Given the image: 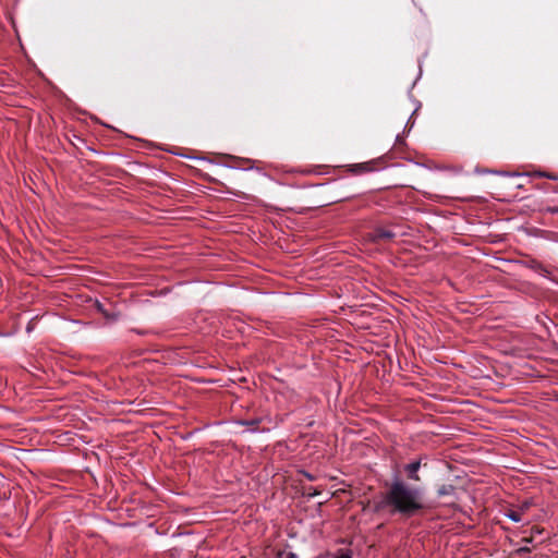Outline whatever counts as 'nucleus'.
I'll list each match as a JSON object with an SVG mask.
<instances>
[{
	"instance_id": "f257e3e1",
	"label": "nucleus",
	"mask_w": 558,
	"mask_h": 558,
	"mask_svg": "<svg viewBox=\"0 0 558 558\" xmlns=\"http://www.w3.org/2000/svg\"><path fill=\"white\" fill-rule=\"evenodd\" d=\"M425 492L400 477L385 484V490L373 501V512L408 520L426 512Z\"/></svg>"
},
{
	"instance_id": "f03ea898",
	"label": "nucleus",
	"mask_w": 558,
	"mask_h": 558,
	"mask_svg": "<svg viewBox=\"0 0 558 558\" xmlns=\"http://www.w3.org/2000/svg\"><path fill=\"white\" fill-rule=\"evenodd\" d=\"M396 233L391 230H386L384 228H375L373 231L366 233L364 239L368 243L380 244L384 242H389L393 240Z\"/></svg>"
},
{
	"instance_id": "7ed1b4c3",
	"label": "nucleus",
	"mask_w": 558,
	"mask_h": 558,
	"mask_svg": "<svg viewBox=\"0 0 558 558\" xmlns=\"http://www.w3.org/2000/svg\"><path fill=\"white\" fill-rule=\"evenodd\" d=\"M421 469V460L413 461L403 466L407 478L413 482H420L421 476L418 475V471Z\"/></svg>"
},
{
	"instance_id": "20e7f679",
	"label": "nucleus",
	"mask_w": 558,
	"mask_h": 558,
	"mask_svg": "<svg viewBox=\"0 0 558 558\" xmlns=\"http://www.w3.org/2000/svg\"><path fill=\"white\" fill-rule=\"evenodd\" d=\"M456 487L452 484H442L437 488V496L444 497V496H450L454 493Z\"/></svg>"
},
{
	"instance_id": "39448f33",
	"label": "nucleus",
	"mask_w": 558,
	"mask_h": 558,
	"mask_svg": "<svg viewBox=\"0 0 558 558\" xmlns=\"http://www.w3.org/2000/svg\"><path fill=\"white\" fill-rule=\"evenodd\" d=\"M529 267L543 276L549 274V271L545 268V266L536 259H532L529 264Z\"/></svg>"
},
{
	"instance_id": "423d86ee",
	"label": "nucleus",
	"mask_w": 558,
	"mask_h": 558,
	"mask_svg": "<svg viewBox=\"0 0 558 558\" xmlns=\"http://www.w3.org/2000/svg\"><path fill=\"white\" fill-rule=\"evenodd\" d=\"M373 168L371 166V162H362V163H355L351 167V171L353 173H361L365 171H372Z\"/></svg>"
},
{
	"instance_id": "0eeeda50",
	"label": "nucleus",
	"mask_w": 558,
	"mask_h": 558,
	"mask_svg": "<svg viewBox=\"0 0 558 558\" xmlns=\"http://www.w3.org/2000/svg\"><path fill=\"white\" fill-rule=\"evenodd\" d=\"M260 422H262L260 418L241 420V421H239V424H241L243 426L251 427L253 430H255Z\"/></svg>"
},
{
	"instance_id": "6e6552de",
	"label": "nucleus",
	"mask_w": 558,
	"mask_h": 558,
	"mask_svg": "<svg viewBox=\"0 0 558 558\" xmlns=\"http://www.w3.org/2000/svg\"><path fill=\"white\" fill-rule=\"evenodd\" d=\"M510 520L514 521V522H520L522 520V513L517 509V510H508L506 511L505 513Z\"/></svg>"
},
{
	"instance_id": "1a4fd4ad",
	"label": "nucleus",
	"mask_w": 558,
	"mask_h": 558,
	"mask_svg": "<svg viewBox=\"0 0 558 558\" xmlns=\"http://www.w3.org/2000/svg\"><path fill=\"white\" fill-rule=\"evenodd\" d=\"M533 506V501L527 499V500H524L522 501L519 506H518V510L524 514L531 507Z\"/></svg>"
},
{
	"instance_id": "9d476101",
	"label": "nucleus",
	"mask_w": 558,
	"mask_h": 558,
	"mask_svg": "<svg viewBox=\"0 0 558 558\" xmlns=\"http://www.w3.org/2000/svg\"><path fill=\"white\" fill-rule=\"evenodd\" d=\"M333 558H353V554L350 549H340Z\"/></svg>"
},
{
	"instance_id": "9b49d317",
	"label": "nucleus",
	"mask_w": 558,
	"mask_h": 558,
	"mask_svg": "<svg viewBox=\"0 0 558 558\" xmlns=\"http://www.w3.org/2000/svg\"><path fill=\"white\" fill-rule=\"evenodd\" d=\"M304 494L308 497H314V496L320 494V490H318L317 488H315L313 486H310V487H304Z\"/></svg>"
},
{
	"instance_id": "f8f14e48",
	"label": "nucleus",
	"mask_w": 558,
	"mask_h": 558,
	"mask_svg": "<svg viewBox=\"0 0 558 558\" xmlns=\"http://www.w3.org/2000/svg\"><path fill=\"white\" fill-rule=\"evenodd\" d=\"M544 532H545V530L543 527H541V526L534 525V526L531 527V535H533L534 537L536 535L543 534Z\"/></svg>"
},
{
	"instance_id": "ddd939ff",
	"label": "nucleus",
	"mask_w": 558,
	"mask_h": 558,
	"mask_svg": "<svg viewBox=\"0 0 558 558\" xmlns=\"http://www.w3.org/2000/svg\"><path fill=\"white\" fill-rule=\"evenodd\" d=\"M536 175L537 177H545V178H548L550 180H557L558 179L557 175L551 174V173H545V172H537Z\"/></svg>"
},
{
	"instance_id": "4468645a",
	"label": "nucleus",
	"mask_w": 558,
	"mask_h": 558,
	"mask_svg": "<svg viewBox=\"0 0 558 558\" xmlns=\"http://www.w3.org/2000/svg\"><path fill=\"white\" fill-rule=\"evenodd\" d=\"M517 553H518L519 555H522V554H529V553H531V549H530L529 547L524 546V547L519 548V549L517 550Z\"/></svg>"
},
{
	"instance_id": "2eb2a0df",
	"label": "nucleus",
	"mask_w": 558,
	"mask_h": 558,
	"mask_svg": "<svg viewBox=\"0 0 558 558\" xmlns=\"http://www.w3.org/2000/svg\"><path fill=\"white\" fill-rule=\"evenodd\" d=\"M534 541V536L530 534V536H525L522 538V542L525 544H531Z\"/></svg>"
},
{
	"instance_id": "dca6fc26",
	"label": "nucleus",
	"mask_w": 558,
	"mask_h": 558,
	"mask_svg": "<svg viewBox=\"0 0 558 558\" xmlns=\"http://www.w3.org/2000/svg\"><path fill=\"white\" fill-rule=\"evenodd\" d=\"M284 558H299L295 553L289 551L286 554Z\"/></svg>"
},
{
	"instance_id": "f3484780",
	"label": "nucleus",
	"mask_w": 558,
	"mask_h": 558,
	"mask_svg": "<svg viewBox=\"0 0 558 558\" xmlns=\"http://www.w3.org/2000/svg\"><path fill=\"white\" fill-rule=\"evenodd\" d=\"M303 474L310 481H314L315 480V477L312 474L307 473V472H304Z\"/></svg>"
},
{
	"instance_id": "a211bd4d",
	"label": "nucleus",
	"mask_w": 558,
	"mask_h": 558,
	"mask_svg": "<svg viewBox=\"0 0 558 558\" xmlns=\"http://www.w3.org/2000/svg\"><path fill=\"white\" fill-rule=\"evenodd\" d=\"M548 211L551 214H558V206L557 207H549Z\"/></svg>"
},
{
	"instance_id": "6ab92c4d",
	"label": "nucleus",
	"mask_w": 558,
	"mask_h": 558,
	"mask_svg": "<svg viewBox=\"0 0 558 558\" xmlns=\"http://www.w3.org/2000/svg\"><path fill=\"white\" fill-rule=\"evenodd\" d=\"M106 317H107V322H108V320H109V318H110V315H109V313H108V312H107V314H106Z\"/></svg>"
},
{
	"instance_id": "aec40b11",
	"label": "nucleus",
	"mask_w": 558,
	"mask_h": 558,
	"mask_svg": "<svg viewBox=\"0 0 558 558\" xmlns=\"http://www.w3.org/2000/svg\"><path fill=\"white\" fill-rule=\"evenodd\" d=\"M283 554H284L283 551H279L278 557H281Z\"/></svg>"
}]
</instances>
